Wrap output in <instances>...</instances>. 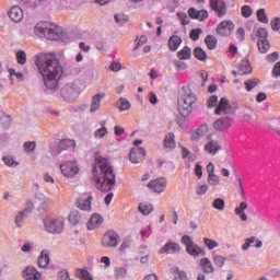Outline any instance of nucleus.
<instances>
[{"mask_svg":"<svg viewBox=\"0 0 280 280\" xmlns=\"http://www.w3.org/2000/svg\"><path fill=\"white\" fill-rule=\"evenodd\" d=\"M177 16L180 20L182 25H189V16L185 12H177Z\"/></svg>","mask_w":280,"mask_h":280,"instance_id":"nucleus-51","label":"nucleus"},{"mask_svg":"<svg viewBox=\"0 0 280 280\" xmlns=\"http://www.w3.org/2000/svg\"><path fill=\"white\" fill-rule=\"evenodd\" d=\"M180 252V245L178 243L168 242L162 246L159 250V255H176Z\"/></svg>","mask_w":280,"mask_h":280,"instance_id":"nucleus-14","label":"nucleus"},{"mask_svg":"<svg viewBox=\"0 0 280 280\" xmlns=\"http://www.w3.org/2000/svg\"><path fill=\"white\" fill-rule=\"evenodd\" d=\"M258 49L260 54H268L270 50V43L268 39H258Z\"/></svg>","mask_w":280,"mask_h":280,"instance_id":"nucleus-35","label":"nucleus"},{"mask_svg":"<svg viewBox=\"0 0 280 280\" xmlns=\"http://www.w3.org/2000/svg\"><path fill=\"white\" fill-rule=\"evenodd\" d=\"M253 72V67H250V62L242 61L238 66L240 75H246Z\"/></svg>","mask_w":280,"mask_h":280,"instance_id":"nucleus-30","label":"nucleus"},{"mask_svg":"<svg viewBox=\"0 0 280 280\" xmlns=\"http://www.w3.org/2000/svg\"><path fill=\"white\" fill-rule=\"evenodd\" d=\"M104 219L100 214H92L90 220L86 223L89 231H95L98 226H102Z\"/></svg>","mask_w":280,"mask_h":280,"instance_id":"nucleus-20","label":"nucleus"},{"mask_svg":"<svg viewBox=\"0 0 280 280\" xmlns=\"http://www.w3.org/2000/svg\"><path fill=\"white\" fill-rule=\"evenodd\" d=\"M3 161L9 167H16V165H19V163H16V161H14V159L11 156L3 158Z\"/></svg>","mask_w":280,"mask_h":280,"instance_id":"nucleus-58","label":"nucleus"},{"mask_svg":"<svg viewBox=\"0 0 280 280\" xmlns=\"http://www.w3.org/2000/svg\"><path fill=\"white\" fill-rule=\"evenodd\" d=\"M256 14L260 23H268V15H266L265 9H259Z\"/></svg>","mask_w":280,"mask_h":280,"instance_id":"nucleus-48","label":"nucleus"},{"mask_svg":"<svg viewBox=\"0 0 280 280\" xmlns=\"http://www.w3.org/2000/svg\"><path fill=\"white\" fill-rule=\"evenodd\" d=\"M77 277L81 280H93V276L86 269L77 270Z\"/></svg>","mask_w":280,"mask_h":280,"instance_id":"nucleus-38","label":"nucleus"},{"mask_svg":"<svg viewBox=\"0 0 280 280\" xmlns=\"http://www.w3.org/2000/svg\"><path fill=\"white\" fill-rule=\"evenodd\" d=\"M35 66L42 75L44 85L50 91H55L62 78V66L55 54L40 52L35 57Z\"/></svg>","mask_w":280,"mask_h":280,"instance_id":"nucleus-1","label":"nucleus"},{"mask_svg":"<svg viewBox=\"0 0 280 280\" xmlns=\"http://www.w3.org/2000/svg\"><path fill=\"white\" fill-rule=\"evenodd\" d=\"M219 103H220V101L218 100V96L212 95L208 98L207 106H208V108H218Z\"/></svg>","mask_w":280,"mask_h":280,"instance_id":"nucleus-44","label":"nucleus"},{"mask_svg":"<svg viewBox=\"0 0 280 280\" xmlns=\"http://www.w3.org/2000/svg\"><path fill=\"white\" fill-rule=\"evenodd\" d=\"M212 259L215 266H218L219 268H222V266H224V264L226 262V258L221 255H214Z\"/></svg>","mask_w":280,"mask_h":280,"instance_id":"nucleus-47","label":"nucleus"},{"mask_svg":"<svg viewBox=\"0 0 280 280\" xmlns=\"http://www.w3.org/2000/svg\"><path fill=\"white\" fill-rule=\"evenodd\" d=\"M43 275L38 272L35 267H26L23 271V278L25 280H40Z\"/></svg>","mask_w":280,"mask_h":280,"instance_id":"nucleus-18","label":"nucleus"},{"mask_svg":"<svg viewBox=\"0 0 280 280\" xmlns=\"http://www.w3.org/2000/svg\"><path fill=\"white\" fill-rule=\"evenodd\" d=\"M148 188L155 191V194H163L167 188V179L165 177L153 179L148 184Z\"/></svg>","mask_w":280,"mask_h":280,"instance_id":"nucleus-10","label":"nucleus"},{"mask_svg":"<svg viewBox=\"0 0 280 280\" xmlns=\"http://www.w3.org/2000/svg\"><path fill=\"white\" fill-rule=\"evenodd\" d=\"M259 84V79L254 78L245 81V89L246 91L250 92L255 86H258Z\"/></svg>","mask_w":280,"mask_h":280,"instance_id":"nucleus-41","label":"nucleus"},{"mask_svg":"<svg viewBox=\"0 0 280 280\" xmlns=\"http://www.w3.org/2000/svg\"><path fill=\"white\" fill-rule=\"evenodd\" d=\"M93 201V196L90 194H83L78 199V207L81 209V211H91V202Z\"/></svg>","mask_w":280,"mask_h":280,"instance_id":"nucleus-16","label":"nucleus"},{"mask_svg":"<svg viewBox=\"0 0 280 280\" xmlns=\"http://www.w3.org/2000/svg\"><path fill=\"white\" fill-rule=\"evenodd\" d=\"M44 224L48 233H62L65 229V218L51 214L45 218Z\"/></svg>","mask_w":280,"mask_h":280,"instance_id":"nucleus-5","label":"nucleus"},{"mask_svg":"<svg viewBox=\"0 0 280 280\" xmlns=\"http://www.w3.org/2000/svg\"><path fill=\"white\" fill-rule=\"evenodd\" d=\"M245 209H248V203L246 201H242L234 210L235 215H240L242 222H246L248 220V215L244 212Z\"/></svg>","mask_w":280,"mask_h":280,"instance_id":"nucleus-24","label":"nucleus"},{"mask_svg":"<svg viewBox=\"0 0 280 280\" xmlns=\"http://www.w3.org/2000/svg\"><path fill=\"white\" fill-rule=\"evenodd\" d=\"M210 8L213 10V12H215L219 19L226 16V2L222 0H210Z\"/></svg>","mask_w":280,"mask_h":280,"instance_id":"nucleus-13","label":"nucleus"},{"mask_svg":"<svg viewBox=\"0 0 280 280\" xmlns=\"http://www.w3.org/2000/svg\"><path fill=\"white\" fill-rule=\"evenodd\" d=\"M9 16L11 21H14V23H21L24 16L23 9H21V7L19 5L12 7L11 10L9 11Z\"/></svg>","mask_w":280,"mask_h":280,"instance_id":"nucleus-21","label":"nucleus"},{"mask_svg":"<svg viewBox=\"0 0 280 280\" xmlns=\"http://www.w3.org/2000/svg\"><path fill=\"white\" fill-rule=\"evenodd\" d=\"M129 160L131 163H143L145 161V149L141 147H135L129 153Z\"/></svg>","mask_w":280,"mask_h":280,"instance_id":"nucleus-11","label":"nucleus"},{"mask_svg":"<svg viewBox=\"0 0 280 280\" xmlns=\"http://www.w3.org/2000/svg\"><path fill=\"white\" fill-rule=\"evenodd\" d=\"M200 267L202 268V272L206 275H211L215 272V269L213 268V264L209 258H202L200 260Z\"/></svg>","mask_w":280,"mask_h":280,"instance_id":"nucleus-26","label":"nucleus"},{"mask_svg":"<svg viewBox=\"0 0 280 280\" xmlns=\"http://www.w3.org/2000/svg\"><path fill=\"white\" fill-rule=\"evenodd\" d=\"M207 132H209V127H207V125H203L199 127L195 132L191 133L190 139L191 141H200V139L205 137Z\"/></svg>","mask_w":280,"mask_h":280,"instance_id":"nucleus-27","label":"nucleus"},{"mask_svg":"<svg viewBox=\"0 0 280 280\" xmlns=\"http://www.w3.org/2000/svg\"><path fill=\"white\" fill-rule=\"evenodd\" d=\"M182 244L186 246V253H188V255H191V257H199V255H206L205 249L196 245L191 240V236L189 235H184L182 237Z\"/></svg>","mask_w":280,"mask_h":280,"instance_id":"nucleus-6","label":"nucleus"},{"mask_svg":"<svg viewBox=\"0 0 280 280\" xmlns=\"http://www.w3.org/2000/svg\"><path fill=\"white\" fill-rule=\"evenodd\" d=\"M242 14L245 19H249V16H253V9L249 5H243Z\"/></svg>","mask_w":280,"mask_h":280,"instance_id":"nucleus-53","label":"nucleus"},{"mask_svg":"<svg viewBox=\"0 0 280 280\" xmlns=\"http://www.w3.org/2000/svg\"><path fill=\"white\" fill-rule=\"evenodd\" d=\"M27 213H30V209L19 212V214L15 217V224H16V226H19V229H21V226H23V220H25V218H27Z\"/></svg>","mask_w":280,"mask_h":280,"instance_id":"nucleus-36","label":"nucleus"},{"mask_svg":"<svg viewBox=\"0 0 280 280\" xmlns=\"http://www.w3.org/2000/svg\"><path fill=\"white\" fill-rule=\"evenodd\" d=\"M194 56L195 58H197V60H200L201 62L207 60V52L200 47L195 48Z\"/></svg>","mask_w":280,"mask_h":280,"instance_id":"nucleus-40","label":"nucleus"},{"mask_svg":"<svg viewBox=\"0 0 280 280\" xmlns=\"http://www.w3.org/2000/svg\"><path fill=\"white\" fill-rule=\"evenodd\" d=\"M203 150L207 154H218V152H220V150H222V145H220L219 141L215 140H209L205 147Z\"/></svg>","mask_w":280,"mask_h":280,"instance_id":"nucleus-19","label":"nucleus"},{"mask_svg":"<svg viewBox=\"0 0 280 280\" xmlns=\"http://www.w3.org/2000/svg\"><path fill=\"white\" fill-rule=\"evenodd\" d=\"M188 14L190 19H197V21H207L209 19V12L207 10L198 11L195 8H190Z\"/></svg>","mask_w":280,"mask_h":280,"instance_id":"nucleus-22","label":"nucleus"},{"mask_svg":"<svg viewBox=\"0 0 280 280\" xmlns=\"http://www.w3.org/2000/svg\"><path fill=\"white\" fill-rule=\"evenodd\" d=\"M105 97H106V94H104V93L95 94L91 101L90 113H95L96 110H100L102 100Z\"/></svg>","mask_w":280,"mask_h":280,"instance_id":"nucleus-23","label":"nucleus"},{"mask_svg":"<svg viewBox=\"0 0 280 280\" xmlns=\"http://www.w3.org/2000/svg\"><path fill=\"white\" fill-rule=\"evenodd\" d=\"M205 43L208 47V49H215L218 47V38L213 35H207L205 38Z\"/></svg>","mask_w":280,"mask_h":280,"instance_id":"nucleus-33","label":"nucleus"},{"mask_svg":"<svg viewBox=\"0 0 280 280\" xmlns=\"http://www.w3.org/2000/svg\"><path fill=\"white\" fill-rule=\"evenodd\" d=\"M164 148L165 150H174L176 148V136L174 132H170L164 138Z\"/></svg>","mask_w":280,"mask_h":280,"instance_id":"nucleus-25","label":"nucleus"},{"mask_svg":"<svg viewBox=\"0 0 280 280\" xmlns=\"http://www.w3.org/2000/svg\"><path fill=\"white\" fill-rule=\"evenodd\" d=\"M203 243L209 250H213V248H218V246H220L217 241H213L211 238H203Z\"/></svg>","mask_w":280,"mask_h":280,"instance_id":"nucleus-45","label":"nucleus"},{"mask_svg":"<svg viewBox=\"0 0 280 280\" xmlns=\"http://www.w3.org/2000/svg\"><path fill=\"white\" fill-rule=\"evenodd\" d=\"M257 36L259 40H268V31L266 28H259L257 31Z\"/></svg>","mask_w":280,"mask_h":280,"instance_id":"nucleus-56","label":"nucleus"},{"mask_svg":"<svg viewBox=\"0 0 280 280\" xmlns=\"http://www.w3.org/2000/svg\"><path fill=\"white\" fill-rule=\"evenodd\" d=\"M225 205H226V202L222 198H217L212 202V207H213V209H217V211H222L224 209Z\"/></svg>","mask_w":280,"mask_h":280,"instance_id":"nucleus-43","label":"nucleus"},{"mask_svg":"<svg viewBox=\"0 0 280 280\" xmlns=\"http://www.w3.org/2000/svg\"><path fill=\"white\" fill-rule=\"evenodd\" d=\"M196 94L191 93V90L187 89L178 98V113L182 117H189L191 110H194V105L196 104Z\"/></svg>","mask_w":280,"mask_h":280,"instance_id":"nucleus-4","label":"nucleus"},{"mask_svg":"<svg viewBox=\"0 0 280 280\" xmlns=\"http://www.w3.org/2000/svg\"><path fill=\"white\" fill-rule=\"evenodd\" d=\"M39 268H47L49 266V250L44 249L38 257Z\"/></svg>","mask_w":280,"mask_h":280,"instance_id":"nucleus-29","label":"nucleus"},{"mask_svg":"<svg viewBox=\"0 0 280 280\" xmlns=\"http://www.w3.org/2000/svg\"><path fill=\"white\" fill-rule=\"evenodd\" d=\"M119 110H130V102L126 98H120V107Z\"/></svg>","mask_w":280,"mask_h":280,"instance_id":"nucleus-55","label":"nucleus"},{"mask_svg":"<svg viewBox=\"0 0 280 280\" xmlns=\"http://www.w3.org/2000/svg\"><path fill=\"white\" fill-rule=\"evenodd\" d=\"M233 113H235V109H233V106H231L229 100L225 97H222L219 101V104L214 109V115H233Z\"/></svg>","mask_w":280,"mask_h":280,"instance_id":"nucleus-9","label":"nucleus"},{"mask_svg":"<svg viewBox=\"0 0 280 280\" xmlns=\"http://www.w3.org/2000/svg\"><path fill=\"white\" fill-rule=\"evenodd\" d=\"M233 124V119L231 117H223L214 121L213 128L214 130H219L220 132L224 130H229V127Z\"/></svg>","mask_w":280,"mask_h":280,"instance_id":"nucleus-17","label":"nucleus"},{"mask_svg":"<svg viewBox=\"0 0 280 280\" xmlns=\"http://www.w3.org/2000/svg\"><path fill=\"white\" fill-rule=\"evenodd\" d=\"M268 62H277L279 60V52L275 51L267 56Z\"/></svg>","mask_w":280,"mask_h":280,"instance_id":"nucleus-61","label":"nucleus"},{"mask_svg":"<svg viewBox=\"0 0 280 280\" xmlns=\"http://www.w3.org/2000/svg\"><path fill=\"white\" fill-rule=\"evenodd\" d=\"M101 244L104 248H115V246L119 245V235L113 231H109L104 234Z\"/></svg>","mask_w":280,"mask_h":280,"instance_id":"nucleus-8","label":"nucleus"},{"mask_svg":"<svg viewBox=\"0 0 280 280\" xmlns=\"http://www.w3.org/2000/svg\"><path fill=\"white\" fill-rule=\"evenodd\" d=\"M102 128L97 129L94 132V137L96 139H103V137H106L108 135V129L104 126H106V121L101 122Z\"/></svg>","mask_w":280,"mask_h":280,"instance_id":"nucleus-37","label":"nucleus"},{"mask_svg":"<svg viewBox=\"0 0 280 280\" xmlns=\"http://www.w3.org/2000/svg\"><path fill=\"white\" fill-rule=\"evenodd\" d=\"M271 30H273L275 32H278V30H280V18H275L273 20H271Z\"/></svg>","mask_w":280,"mask_h":280,"instance_id":"nucleus-60","label":"nucleus"},{"mask_svg":"<svg viewBox=\"0 0 280 280\" xmlns=\"http://www.w3.org/2000/svg\"><path fill=\"white\" fill-rule=\"evenodd\" d=\"M34 33L39 38H47V40H58L60 38V27L47 21L37 23Z\"/></svg>","mask_w":280,"mask_h":280,"instance_id":"nucleus-3","label":"nucleus"},{"mask_svg":"<svg viewBox=\"0 0 280 280\" xmlns=\"http://www.w3.org/2000/svg\"><path fill=\"white\" fill-rule=\"evenodd\" d=\"M60 170L65 178H73L77 174H80V166L75 161H66L60 164Z\"/></svg>","mask_w":280,"mask_h":280,"instance_id":"nucleus-7","label":"nucleus"},{"mask_svg":"<svg viewBox=\"0 0 280 280\" xmlns=\"http://www.w3.org/2000/svg\"><path fill=\"white\" fill-rule=\"evenodd\" d=\"M177 58H179V60H189V58H191V48L187 46L184 47L177 52Z\"/></svg>","mask_w":280,"mask_h":280,"instance_id":"nucleus-34","label":"nucleus"},{"mask_svg":"<svg viewBox=\"0 0 280 280\" xmlns=\"http://www.w3.org/2000/svg\"><path fill=\"white\" fill-rule=\"evenodd\" d=\"M200 34H202V28H194L190 32L191 40H198V38H200Z\"/></svg>","mask_w":280,"mask_h":280,"instance_id":"nucleus-54","label":"nucleus"},{"mask_svg":"<svg viewBox=\"0 0 280 280\" xmlns=\"http://www.w3.org/2000/svg\"><path fill=\"white\" fill-rule=\"evenodd\" d=\"M115 22L119 23L120 25H124V23H128L129 19L128 15L124 14V13H117L115 16Z\"/></svg>","mask_w":280,"mask_h":280,"instance_id":"nucleus-46","label":"nucleus"},{"mask_svg":"<svg viewBox=\"0 0 280 280\" xmlns=\"http://www.w3.org/2000/svg\"><path fill=\"white\" fill-rule=\"evenodd\" d=\"M207 183L210 185V187H218V185H220V176H218L215 173L208 175Z\"/></svg>","mask_w":280,"mask_h":280,"instance_id":"nucleus-39","label":"nucleus"},{"mask_svg":"<svg viewBox=\"0 0 280 280\" xmlns=\"http://www.w3.org/2000/svg\"><path fill=\"white\" fill-rule=\"evenodd\" d=\"M182 43H183V39H180L179 36L173 35L168 39V49H171V51H176L178 47H180Z\"/></svg>","mask_w":280,"mask_h":280,"instance_id":"nucleus-28","label":"nucleus"},{"mask_svg":"<svg viewBox=\"0 0 280 280\" xmlns=\"http://www.w3.org/2000/svg\"><path fill=\"white\" fill-rule=\"evenodd\" d=\"M15 58L19 65H25L27 62V54L23 50H19L15 54Z\"/></svg>","mask_w":280,"mask_h":280,"instance_id":"nucleus-42","label":"nucleus"},{"mask_svg":"<svg viewBox=\"0 0 280 280\" xmlns=\"http://www.w3.org/2000/svg\"><path fill=\"white\" fill-rule=\"evenodd\" d=\"M60 150H71L75 148V140L63 139L59 142Z\"/></svg>","mask_w":280,"mask_h":280,"instance_id":"nucleus-32","label":"nucleus"},{"mask_svg":"<svg viewBox=\"0 0 280 280\" xmlns=\"http://www.w3.org/2000/svg\"><path fill=\"white\" fill-rule=\"evenodd\" d=\"M94 183L101 191H110L115 187V173L106 160H101L94 168Z\"/></svg>","mask_w":280,"mask_h":280,"instance_id":"nucleus-2","label":"nucleus"},{"mask_svg":"<svg viewBox=\"0 0 280 280\" xmlns=\"http://www.w3.org/2000/svg\"><path fill=\"white\" fill-rule=\"evenodd\" d=\"M58 279L59 280H73L71 279V277L69 276V271L67 269H63L61 270L59 273H58Z\"/></svg>","mask_w":280,"mask_h":280,"instance_id":"nucleus-59","label":"nucleus"},{"mask_svg":"<svg viewBox=\"0 0 280 280\" xmlns=\"http://www.w3.org/2000/svg\"><path fill=\"white\" fill-rule=\"evenodd\" d=\"M115 275L118 279H124L128 275V270L124 267H119L116 269Z\"/></svg>","mask_w":280,"mask_h":280,"instance_id":"nucleus-52","label":"nucleus"},{"mask_svg":"<svg viewBox=\"0 0 280 280\" xmlns=\"http://www.w3.org/2000/svg\"><path fill=\"white\" fill-rule=\"evenodd\" d=\"M233 30H235V24L230 20H225L217 26V34L219 36H231Z\"/></svg>","mask_w":280,"mask_h":280,"instance_id":"nucleus-12","label":"nucleus"},{"mask_svg":"<svg viewBox=\"0 0 280 280\" xmlns=\"http://www.w3.org/2000/svg\"><path fill=\"white\" fill-rule=\"evenodd\" d=\"M138 209L142 215H150L151 211H154V207L150 202L140 203Z\"/></svg>","mask_w":280,"mask_h":280,"instance_id":"nucleus-31","label":"nucleus"},{"mask_svg":"<svg viewBox=\"0 0 280 280\" xmlns=\"http://www.w3.org/2000/svg\"><path fill=\"white\" fill-rule=\"evenodd\" d=\"M272 75H273L275 78H279V77H280V61H278V62L275 65V67H273V69H272Z\"/></svg>","mask_w":280,"mask_h":280,"instance_id":"nucleus-64","label":"nucleus"},{"mask_svg":"<svg viewBox=\"0 0 280 280\" xmlns=\"http://www.w3.org/2000/svg\"><path fill=\"white\" fill-rule=\"evenodd\" d=\"M195 175L197 176V178H202V166L200 164H196L195 165Z\"/></svg>","mask_w":280,"mask_h":280,"instance_id":"nucleus-63","label":"nucleus"},{"mask_svg":"<svg viewBox=\"0 0 280 280\" xmlns=\"http://www.w3.org/2000/svg\"><path fill=\"white\" fill-rule=\"evenodd\" d=\"M38 202L42 207H47V205H51V202H54L51 199H49L48 197H45V196H40L38 198Z\"/></svg>","mask_w":280,"mask_h":280,"instance_id":"nucleus-57","label":"nucleus"},{"mask_svg":"<svg viewBox=\"0 0 280 280\" xmlns=\"http://www.w3.org/2000/svg\"><path fill=\"white\" fill-rule=\"evenodd\" d=\"M36 150V142L28 141L24 143V152H34Z\"/></svg>","mask_w":280,"mask_h":280,"instance_id":"nucleus-50","label":"nucleus"},{"mask_svg":"<svg viewBox=\"0 0 280 280\" xmlns=\"http://www.w3.org/2000/svg\"><path fill=\"white\" fill-rule=\"evenodd\" d=\"M209 191V185L203 184L196 187L197 196H205Z\"/></svg>","mask_w":280,"mask_h":280,"instance_id":"nucleus-49","label":"nucleus"},{"mask_svg":"<svg viewBox=\"0 0 280 280\" xmlns=\"http://www.w3.org/2000/svg\"><path fill=\"white\" fill-rule=\"evenodd\" d=\"M79 91H78V85L70 83V84H66L62 89H61V95L63 97V100H73V97H75L78 95Z\"/></svg>","mask_w":280,"mask_h":280,"instance_id":"nucleus-15","label":"nucleus"},{"mask_svg":"<svg viewBox=\"0 0 280 280\" xmlns=\"http://www.w3.org/2000/svg\"><path fill=\"white\" fill-rule=\"evenodd\" d=\"M174 280H189L185 271H177Z\"/></svg>","mask_w":280,"mask_h":280,"instance_id":"nucleus-62","label":"nucleus"}]
</instances>
